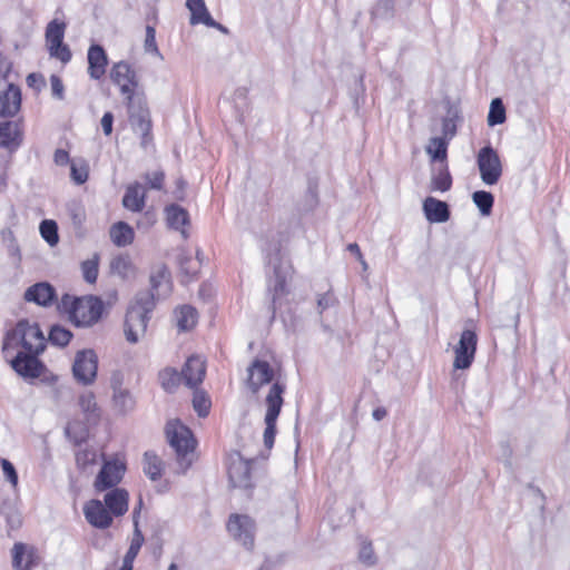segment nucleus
<instances>
[{
    "label": "nucleus",
    "mask_w": 570,
    "mask_h": 570,
    "mask_svg": "<svg viewBox=\"0 0 570 570\" xmlns=\"http://www.w3.org/2000/svg\"><path fill=\"white\" fill-rule=\"evenodd\" d=\"M425 150L432 160L444 161L448 155V140L442 137H433L429 140Z\"/></svg>",
    "instance_id": "72a5a7b5"
},
{
    "label": "nucleus",
    "mask_w": 570,
    "mask_h": 570,
    "mask_svg": "<svg viewBox=\"0 0 570 570\" xmlns=\"http://www.w3.org/2000/svg\"><path fill=\"white\" fill-rule=\"evenodd\" d=\"M452 178L446 169H441L438 174L433 175L430 183L432 191H446L451 188Z\"/></svg>",
    "instance_id": "4c0bfd02"
},
{
    "label": "nucleus",
    "mask_w": 570,
    "mask_h": 570,
    "mask_svg": "<svg viewBox=\"0 0 570 570\" xmlns=\"http://www.w3.org/2000/svg\"><path fill=\"white\" fill-rule=\"evenodd\" d=\"M6 184V177L2 173V170L0 169V189L4 186Z\"/></svg>",
    "instance_id": "0e129e2a"
},
{
    "label": "nucleus",
    "mask_w": 570,
    "mask_h": 570,
    "mask_svg": "<svg viewBox=\"0 0 570 570\" xmlns=\"http://www.w3.org/2000/svg\"><path fill=\"white\" fill-rule=\"evenodd\" d=\"M456 118L458 115L453 114L452 116L445 117L442 122V132L445 140L451 139L456 132Z\"/></svg>",
    "instance_id": "09e8293b"
},
{
    "label": "nucleus",
    "mask_w": 570,
    "mask_h": 570,
    "mask_svg": "<svg viewBox=\"0 0 570 570\" xmlns=\"http://www.w3.org/2000/svg\"><path fill=\"white\" fill-rule=\"evenodd\" d=\"M128 492L124 489H115L105 495V504L110 514L122 515L128 510Z\"/></svg>",
    "instance_id": "c85d7f7f"
},
{
    "label": "nucleus",
    "mask_w": 570,
    "mask_h": 570,
    "mask_svg": "<svg viewBox=\"0 0 570 570\" xmlns=\"http://www.w3.org/2000/svg\"><path fill=\"white\" fill-rule=\"evenodd\" d=\"M393 8V0H380L375 8V13L383 16L389 13L390 10Z\"/></svg>",
    "instance_id": "6e6d98bb"
},
{
    "label": "nucleus",
    "mask_w": 570,
    "mask_h": 570,
    "mask_svg": "<svg viewBox=\"0 0 570 570\" xmlns=\"http://www.w3.org/2000/svg\"><path fill=\"white\" fill-rule=\"evenodd\" d=\"M423 212L431 223H444L450 218V212L446 203L434 197H428L423 202Z\"/></svg>",
    "instance_id": "a878e982"
},
{
    "label": "nucleus",
    "mask_w": 570,
    "mask_h": 570,
    "mask_svg": "<svg viewBox=\"0 0 570 570\" xmlns=\"http://www.w3.org/2000/svg\"><path fill=\"white\" fill-rule=\"evenodd\" d=\"M109 236L116 246L125 247L132 244L135 239V232L127 223L118 222L111 225Z\"/></svg>",
    "instance_id": "c756f323"
},
{
    "label": "nucleus",
    "mask_w": 570,
    "mask_h": 570,
    "mask_svg": "<svg viewBox=\"0 0 570 570\" xmlns=\"http://www.w3.org/2000/svg\"><path fill=\"white\" fill-rule=\"evenodd\" d=\"M70 176L76 184H83L88 179L89 167L86 160L75 159L70 163Z\"/></svg>",
    "instance_id": "58836bf2"
},
{
    "label": "nucleus",
    "mask_w": 570,
    "mask_h": 570,
    "mask_svg": "<svg viewBox=\"0 0 570 570\" xmlns=\"http://www.w3.org/2000/svg\"><path fill=\"white\" fill-rule=\"evenodd\" d=\"M144 471L153 480H158L164 471L163 461L154 453H145Z\"/></svg>",
    "instance_id": "f704fd0d"
},
{
    "label": "nucleus",
    "mask_w": 570,
    "mask_h": 570,
    "mask_svg": "<svg viewBox=\"0 0 570 570\" xmlns=\"http://www.w3.org/2000/svg\"><path fill=\"white\" fill-rule=\"evenodd\" d=\"M110 274L119 277L122 281L135 279L138 274V268L132 258L127 254H119L110 259L109 263Z\"/></svg>",
    "instance_id": "6ab92c4d"
},
{
    "label": "nucleus",
    "mask_w": 570,
    "mask_h": 570,
    "mask_svg": "<svg viewBox=\"0 0 570 570\" xmlns=\"http://www.w3.org/2000/svg\"><path fill=\"white\" fill-rule=\"evenodd\" d=\"M114 116L111 112H106L101 118V127L106 136L112 132Z\"/></svg>",
    "instance_id": "5fc2aeb1"
},
{
    "label": "nucleus",
    "mask_w": 570,
    "mask_h": 570,
    "mask_svg": "<svg viewBox=\"0 0 570 570\" xmlns=\"http://www.w3.org/2000/svg\"><path fill=\"white\" fill-rule=\"evenodd\" d=\"M77 404L88 422H97L101 410L92 391H83L78 395Z\"/></svg>",
    "instance_id": "cd10ccee"
},
{
    "label": "nucleus",
    "mask_w": 570,
    "mask_h": 570,
    "mask_svg": "<svg viewBox=\"0 0 570 570\" xmlns=\"http://www.w3.org/2000/svg\"><path fill=\"white\" fill-rule=\"evenodd\" d=\"M478 344V335L472 330H464L460 340L454 346L453 367L455 370H468L473 363Z\"/></svg>",
    "instance_id": "6e6552de"
},
{
    "label": "nucleus",
    "mask_w": 570,
    "mask_h": 570,
    "mask_svg": "<svg viewBox=\"0 0 570 570\" xmlns=\"http://www.w3.org/2000/svg\"><path fill=\"white\" fill-rule=\"evenodd\" d=\"M137 514H138V509H135V511H134L135 532H134V535H132V539L130 542V547L124 558V561L129 564H132L135 558L137 557L142 543H144V537L138 529Z\"/></svg>",
    "instance_id": "473e14b6"
},
{
    "label": "nucleus",
    "mask_w": 570,
    "mask_h": 570,
    "mask_svg": "<svg viewBox=\"0 0 570 570\" xmlns=\"http://www.w3.org/2000/svg\"><path fill=\"white\" fill-rule=\"evenodd\" d=\"M250 475L252 468L248 461H245L238 454L230 458L228 464V478L234 487H249Z\"/></svg>",
    "instance_id": "f3484780"
},
{
    "label": "nucleus",
    "mask_w": 570,
    "mask_h": 570,
    "mask_svg": "<svg viewBox=\"0 0 570 570\" xmlns=\"http://www.w3.org/2000/svg\"><path fill=\"white\" fill-rule=\"evenodd\" d=\"M18 347L30 354H40L45 350L46 338L38 324L23 320L7 333L3 342L6 357Z\"/></svg>",
    "instance_id": "7ed1b4c3"
},
{
    "label": "nucleus",
    "mask_w": 570,
    "mask_h": 570,
    "mask_svg": "<svg viewBox=\"0 0 570 570\" xmlns=\"http://www.w3.org/2000/svg\"><path fill=\"white\" fill-rule=\"evenodd\" d=\"M99 256L95 254L81 264L82 275L86 282L94 284L98 277Z\"/></svg>",
    "instance_id": "79ce46f5"
},
{
    "label": "nucleus",
    "mask_w": 570,
    "mask_h": 570,
    "mask_svg": "<svg viewBox=\"0 0 570 570\" xmlns=\"http://www.w3.org/2000/svg\"><path fill=\"white\" fill-rule=\"evenodd\" d=\"M71 337V332L61 326H53L49 334L50 342L58 346H66Z\"/></svg>",
    "instance_id": "c03bdc74"
},
{
    "label": "nucleus",
    "mask_w": 570,
    "mask_h": 570,
    "mask_svg": "<svg viewBox=\"0 0 570 570\" xmlns=\"http://www.w3.org/2000/svg\"><path fill=\"white\" fill-rule=\"evenodd\" d=\"M125 471L126 464L120 459L105 461L94 482L95 489L105 491L117 485L122 480Z\"/></svg>",
    "instance_id": "1a4fd4ad"
},
{
    "label": "nucleus",
    "mask_w": 570,
    "mask_h": 570,
    "mask_svg": "<svg viewBox=\"0 0 570 570\" xmlns=\"http://www.w3.org/2000/svg\"><path fill=\"white\" fill-rule=\"evenodd\" d=\"M164 180V174L160 171L154 173L153 177L149 178V184L151 188L159 189L161 188Z\"/></svg>",
    "instance_id": "13d9d810"
},
{
    "label": "nucleus",
    "mask_w": 570,
    "mask_h": 570,
    "mask_svg": "<svg viewBox=\"0 0 570 570\" xmlns=\"http://www.w3.org/2000/svg\"><path fill=\"white\" fill-rule=\"evenodd\" d=\"M347 249L356 255L357 261H362V253L356 243H352L347 246Z\"/></svg>",
    "instance_id": "680f3d73"
},
{
    "label": "nucleus",
    "mask_w": 570,
    "mask_h": 570,
    "mask_svg": "<svg viewBox=\"0 0 570 570\" xmlns=\"http://www.w3.org/2000/svg\"><path fill=\"white\" fill-rule=\"evenodd\" d=\"M73 380L83 386L92 385L98 374V356L94 350L78 351L71 366Z\"/></svg>",
    "instance_id": "423d86ee"
},
{
    "label": "nucleus",
    "mask_w": 570,
    "mask_h": 570,
    "mask_svg": "<svg viewBox=\"0 0 570 570\" xmlns=\"http://www.w3.org/2000/svg\"><path fill=\"white\" fill-rule=\"evenodd\" d=\"M247 372V387L252 393L256 394L263 386L269 385L264 399L266 407L264 444L266 448L272 449L276 434V420L284 403L285 385L278 380L281 371L266 361L255 360Z\"/></svg>",
    "instance_id": "f257e3e1"
},
{
    "label": "nucleus",
    "mask_w": 570,
    "mask_h": 570,
    "mask_svg": "<svg viewBox=\"0 0 570 570\" xmlns=\"http://www.w3.org/2000/svg\"><path fill=\"white\" fill-rule=\"evenodd\" d=\"M145 196L146 193L141 185H130L122 198V205L131 212H140L145 206Z\"/></svg>",
    "instance_id": "7c9ffc66"
},
{
    "label": "nucleus",
    "mask_w": 570,
    "mask_h": 570,
    "mask_svg": "<svg viewBox=\"0 0 570 570\" xmlns=\"http://www.w3.org/2000/svg\"><path fill=\"white\" fill-rule=\"evenodd\" d=\"M21 105L20 89L0 77V116H13Z\"/></svg>",
    "instance_id": "2eb2a0df"
},
{
    "label": "nucleus",
    "mask_w": 570,
    "mask_h": 570,
    "mask_svg": "<svg viewBox=\"0 0 570 570\" xmlns=\"http://www.w3.org/2000/svg\"><path fill=\"white\" fill-rule=\"evenodd\" d=\"M108 60L100 46H91L88 51V72L92 79H100L105 72Z\"/></svg>",
    "instance_id": "b1692460"
},
{
    "label": "nucleus",
    "mask_w": 570,
    "mask_h": 570,
    "mask_svg": "<svg viewBox=\"0 0 570 570\" xmlns=\"http://www.w3.org/2000/svg\"><path fill=\"white\" fill-rule=\"evenodd\" d=\"M53 159H55V163L59 166H65V165L71 163L69 159V154L63 149L56 150Z\"/></svg>",
    "instance_id": "4d7b16f0"
},
{
    "label": "nucleus",
    "mask_w": 570,
    "mask_h": 570,
    "mask_svg": "<svg viewBox=\"0 0 570 570\" xmlns=\"http://www.w3.org/2000/svg\"><path fill=\"white\" fill-rule=\"evenodd\" d=\"M193 406L199 416H206L210 409V401L204 392H195Z\"/></svg>",
    "instance_id": "49530a36"
},
{
    "label": "nucleus",
    "mask_w": 570,
    "mask_h": 570,
    "mask_svg": "<svg viewBox=\"0 0 570 570\" xmlns=\"http://www.w3.org/2000/svg\"><path fill=\"white\" fill-rule=\"evenodd\" d=\"M55 288L49 283H37L30 286L26 293L24 298L28 302H35L38 305L48 306L55 299Z\"/></svg>",
    "instance_id": "5701e85b"
},
{
    "label": "nucleus",
    "mask_w": 570,
    "mask_h": 570,
    "mask_svg": "<svg viewBox=\"0 0 570 570\" xmlns=\"http://www.w3.org/2000/svg\"><path fill=\"white\" fill-rule=\"evenodd\" d=\"M154 307L153 294H137L127 312L125 321V335L129 343L136 344L145 336L149 320L148 314Z\"/></svg>",
    "instance_id": "20e7f679"
},
{
    "label": "nucleus",
    "mask_w": 570,
    "mask_h": 570,
    "mask_svg": "<svg viewBox=\"0 0 570 570\" xmlns=\"http://www.w3.org/2000/svg\"><path fill=\"white\" fill-rule=\"evenodd\" d=\"M197 311L189 305L181 306L176 311V323L180 331L191 330L197 324Z\"/></svg>",
    "instance_id": "2f4dec72"
},
{
    "label": "nucleus",
    "mask_w": 570,
    "mask_h": 570,
    "mask_svg": "<svg viewBox=\"0 0 570 570\" xmlns=\"http://www.w3.org/2000/svg\"><path fill=\"white\" fill-rule=\"evenodd\" d=\"M22 140V132L17 122L6 121L0 124V146L14 149ZM0 169L4 174L3 167L0 165Z\"/></svg>",
    "instance_id": "393cba45"
},
{
    "label": "nucleus",
    "mask_w": 570,
    "mask_h": 570,
    "mask_svg": "<svg viewBox=\"0 0 570 570\" xmlns=\"http://www.w3.org/2000/svg\"><path fill=\"white\" fill-rule=\"evenodd\" d=\"M58 308L68 314L76 326L88 327L100 320L102 302L95 296L75 297L66 294L61 297Z\"/></svg>",
    "instance_id": "f03ea898"
},
{
    "label": "nucleus",
    "mask_w": 570,
    "mask_h": 570,
    "mask_svg": "<svg viewBox=\"0 0 570 570\" xmlns=\"http://www.w3.org/2000/svg\"><path fill=\"white\" fill-rule=\"evenodd\" d=\"M112 397L111 404L119 414H126L135 407V399L130 391L122 386L120 375H114L111 379Z\"/></svg>",
    "instance_id": "4468645a"
},
{
    "label": "nucleus",
    "mask_w": 570,
    "mask_h": 570,
    "mask_svg": "<svg viewBox=\"0 0 570 570\" xmlns=\"http://www.w3.org/2000/svg\"><path fill=\"white\" fill-rule=\"evenodd\" d=\"M65 31H66L65 21L56 18L51 22H49V24L47 26L45 36H63Z\"/></svg>",
    "instance_id": "3c124183"
},
{
    "label": "nucleus",
    "mask_w": 570,
    "mask_h": 570,
    "mask_svg": "<svg viewBox=\"0 0 570 570\" xmlns=\"http://www.w3.org/2000/svg\"><path fill=\"white\" fill-rule=\"evenodd\" d=\"M13 566L18 570H28L38 562V554L33 547L16 543L13 549Z\"/></svg>",
    "instance_id": "4be33fe9"
},
{
    "label": "nucleus",
    "mask_w": 570,
    "mask_h": 570,
    "mask_svg": "<svg viewBox=\"0 0 570 570\" xmlns=\"http://www.w3.org/2000/svg\"><path fill=\"white\" fill-rule=\"evenodd\" d=\"M27 85L35 89L36 91H40L45 85H46V81H45V78L42 77V75L40 73H30L28 77H27Z\"/></svg>",
    "instance_id": "864d4df0"
},
{
    "label": "nucleus",
    "mask_w": 570,
    "mask_h": 570,
    "mask_svg": "<svg viewBox=\"0 0 570 570\" xmlns=\"http://www.w3.org/2000/svg\"><path fill=\"white\" fill-rule=\"evenodd\" d=\"M129 121L131 128L144 138V144L148 140L151 120L149 110L144 106L131 107Z\"/></svg>",
    "instance_id": "aec40b11"
},
{
    "label": "nucleus",
    "mask_w": 570,
    "mask_h": 570,
    "mask_svg": "<svg viewBox=\"0 0 570 570\" xmlns=\"http://www.w3.org/2000/svg\"><path fill=\"white\" fill-rule=\"evenodd\" d=\"M332 303V298L330 295L324 294L318 297L317 299V306L320 308V312H323L325 308H327Z\"/></svg>",
    "instance_id": "bf43d9fd"
},
{
    "label": "nucleus",
    "mask_w": 570,
    "mask_h": 570,
    "mask_svg": "<svg viewBox=\"0 0 570 570\" xmlns=\"http://www.w3.org/2000/svg\"><path fill=\"white\" fill-rule=\"evenodd\" d=\"M167 439L175 449L177 460L185 471L195 458L196 441L191 431L179 421H170L166 428Z\"/></svg>",
    "instance_id": "39448f33"
},
{
    "label": "nucleus",
    "mask_w": 570,
    "mask_h": 570,
    "mask_svg": "<svg viewBox=\"0 0 570 570\" xmlns=\"http://www.w3.org/2000/svg\"><path fill=\"white\" fill-rule=\"evenodd\" d=\"M473 203L480 209L483 216L491 214L494 198L491 193L484 190L474 191L472 195Z\"/></svg>",
    "instance_id": "e433bc0d"
},
{
    "label": "nucleus",
    "mask_w": 570,
    "mask_h": 570,
    "mask_svg": "<svg viewBox=\"0 0 570 570\" xmlns=\"http://www.w3.org/2000/svg\"><path fill=\"white\" fill-rule=\"evenodd\" d=\"M0 463H1V468H2L4 478L9 481V483L12 485V488H17L18 474H17V471H16L14 466L12 465V463L10 461H8L7 459H1Z\"/></svg>",
    "instance_id": "8fccbe9b"
},
{
    "label": "nucleus",
    "mask_w": 570,
    "mask_h": 570,
    "mask_svg": "<svg viewBox=\"0 0 570 570\" xmlns=\"http://www.w3.org/2000/svg\"><path fill=\"white\" fill-rule=\"evenodd\" d=\"M110 78L120 88V91L130 99L138 86L136 72L131 67L122 61L115 63L110 70Z\"/></svg>",
    "instance_id": "f8f14e48"
},
{
    "label": "nucleus",
    "mask_w": 570,
    "mask_h": 570,
    "mask_svg": "<svg viewBox=\"0 0 570 570\" xmlns=\"http://www.w3.org/2000/svg\"><path fill=\"white\" fill-rule=\"evenodd\" d=\"M38 354L18 351L10 360L12 368L26 379L39 377L43 372V365L37 358Z\"/></svg>",
    "instance_id": "9b49d317"
},
{
    "label": "nucleus",
    "mask_w": 570,
    "mask_h": 570,
    "mask_svg": "<svg viewBox=\"0 0 570 570\" xmlns=\"http://www.w3.org/2000/svg\"><path fill=\"white\" fill-rule=\"evenodd\" d=\"M2 243L6 245L9 254L17 261H20V248L11 229L7 228L1 232Z\"/></svg>",
    "instance_id": "37998d69"
},
{
    "label": "nucleus",
    "mask_w": 570,
    "mask_h": 570,
    "mask_svg": "<svg viewBox=\"0 0 570 570\" xmlns=\"http://www.w3.org/2000/svg\"><path fill=\"white\" fill-rule=\"evenodd\" d=\"M476 165L480 177L485 185L492 186L500 180L503 171L502 163L499 154L491 146H485L479 150Z\"/></svg>",
    "instance_id": "0eeeda50"
},
{
    "label": "nucleus",
    "mask_w": 570,
    "mask_h": 570,
    "mask_svg": "<svg viewBox=\"0 0 570 570\" xmlns=\"http://www.w3.org/2000/svg\"><path fill=\"white\" fill-rule=\"evenodd\" d=\"M358 561L366 567H373L377 562V557L374 552L372 542L362 540L358 550Z\"/></svg>",
    "instance_id": "a19ab883"
},
{
    "label": "nucleus",
    "mask_w": 570,
    "mask_h": 570,
    "mask_svg": "<svg viewBox=\"0 0 570 570\" xmlns=\"http://www.w3.org/2000/svg\"><path fill=\"white\" fill-rule=\"evenodd\" d=\"M206 374L205 361L199 356H191L187 360L183 370V375L186 384L194 387L200 384Z\"/></svg>",
    "instance_id": "412c9836"
},
{
    "label": "nucleus",
    "mask_w": 570,
    "mask_h": 570,
    "mask_svg": "<svg viewBox=\"0 0 570 570\" xmlns=\"http://www.w3.org/2000/svg\"><path fill=\"white\" fill-rule=\"evenodd\" d=\"M47 47L51 57L59 59L61 62L70 60L71 52L68 46L62 42V38H48Z\"/></svg>",
    "instance_id": "c9c22d12"
},
{
    "label": "nucleus",
    "mask_w": 570,
    "mask_h": 570,
    "mask_svg": "<svg viewBox=\"0 0 570 570\" xmlns=\"http://www.w3.org/2000/svg\"><path fill=\"white\" fill-rule=\"evenodd\" d=\"M120 570H132V564L126 563V562L124 561L122 567H121V569H120Z\"/></svg>",
    "instance_id": "69168bd1"
},
{
    "label": "nucleus",
    "mask_w": 570,
    "mask_h": 570,
    "mask_svg": "<svg viewBox=\"0 0 570 570\" xmlns=\"http://www.w3.org/2000/svg\"><path fill=\"white\" fill-rule=\"evenodd\" d=\"M50 85H51L52 96L56 97L57 99H63L65 87H63L61 79L58 76L52 75L50 77Z\"/></svg>",
    "instance_id": "603ef678"
},
{
    "label": "nucleus",
    "mask_w": 570,
    "mask_h": 570,
    "mask_svg": "<svg viewBox=\"0 0 570 570\" xmlns=\"http://www.w3.org/2000/svg\"><path fill=\"white\" fill-rule=\"evenodd\" d=\"M145 49L147 52L159 55L155 38L145 39Z\"/></svg>",
    "instance_id": "052dcab7"
},
{
    "label": "nucleus",
    "mask_w": 570,
    "mask_h": 570,
    "mask_svg": "<svg viewBox=\"0 0 570 570\" xmlns=\"http://www.w3.org/2000/svg\"><path fill=\"white\" fill-rule=\"evenodd\" d=\"M358 262L361 263L363 271H366V269L368 268V265H367V263L364 261V258H363V257H362V261H358Z\"/></svg>",
    "instance_id": "338daca9"
},
{
    "label": "nucleus",
    "mask_w": 570,
    "mask_h": 570,
    "mask_svg": "<svg viewBox=\"0 0 570 570\" xmlns=\"http://www.w3.org/2000/svg\"><path fill=\"white\" fill-rule=\"evenodd\" d=\"M505 121V109L501 99L495 98L492 100L490 111L488 115L489 126H495Z\"/></svg>",
    "instance_id": "ea45409f"
},
{
    "label": "nucleus",
    "mask_w": 570,
    "mask_h": 570,
    "mask_svg": "<svg viewBox=\"0 0 570 570\" xmlns=\"http://www.w3.org/2000/svg\"><path fill=\"white\" fill-rule=\"evenodd\" d=\"M167 570H177V566L175 563H171Z\"/></svg>",
    "instance_id": "774afa93"
},
{
    "label": "nucleus",
    "mask_w": 570,
    "mask_h": 570,
    "mask_svg": "<svg viewBox=\"0 0 570 570\" xmlns=\"http://www.w3.org/2000/svg\"><path fill=\"white\" fill-rule=\"evenodd\" d=\"M228 532L244 547L250 549L254 544L255 525L247 515H232L227 524Z\"/></svg>",
    "instance_id": "9d476101"
},
{
    "label": "nucleus",
    "mask_w": 570,
    "mask_h": 570,
    "mask_svg": "<svg viewBox=\"0 0 570 570\" xmlns=\"http://www.w3.org/2000/svg\"><path fill=\"white\" fill-rule=\"evenodd\" d=\"M150 292L154 295V304L156 301L166 298L171 293L170 273L165 265H158L151 271L150 277Z\"/></svg>",
    "instance_id": "ddd939ff"
},
{
    "label": "nucleus",
    "mask_w": 570,
    "mask_h": 570,
    "mask_svg": "<svg viewBox=\"0 0 570 570\" xmlns=\"http://www.w3.org/2000/svg\"><path fill=\"white\" fill-rule=\"evenodd\" d=\"M386 416V410L383 407H377L373 411V417L376 421H381Z\"/></svg>",
    "instance_id": "e2e57ef3"
},
{
    "label": "nucleus",
    "mask_w": 570,
    "mask_h": 570,
    "mask_svg": "<svg viewBox=\"0 0 570 570\" xmlns=\"http://www.w3.org/2000/svg\"><path fill=\"white\" fill-rule=\"evenodd\" d=\"M57 224L53 220H43L40 225L41 236L52 246L58 243Z\"/></svg>",
    "instance_id": "a18cd8bd"
},
{
    "label": "nucleus",
    "mask_w": 570,
    "mask_h": 570,
    "mask_svg": "<svg viewBox=\"0 0 570 570\" xmlns=\"http://www.w3.org/2000/svg\"><path fill=\"white\" fill-rule=\"evenodd\" d=\"M165 214L168 226L179 230L184 238H187L188 233L185 227L189 225L188 212L178 205H170L166 207Z\"/></svg>",
    "instance_id": "bb28decb"
},
{
    "label": "nucleus",
    "mask_w": 570,
    "mask_h": 570,
    "mask_svg": "<svg viewBox=\"0 0 570 570\" xmlns=\"http://www.w3.org/2000/svg\"><path fill=\"white\" fill-rule=\"evenodd\" d=\"M86 520L95 528L106 529L111 525L112 517L100 500H90L83 507Z\"/></svg>",
    "instance_id": "dca6fc26"
},
{
    "label": "nucleus",
    "mask_w": 570,
    "mask_h": 570,
    "mask_svg": "<svg viewBox=\"0 0 570 570\" xmlns=\"http://www.w3.org/2000/svg\"><path fill=\"white\" fill-rule=\"evenodd\" d=\"M186 7L190 12L191 24L203 23L205 26L215 27L222 33L228 32L225 27L214 21L206 8L204 0H187Z\"/></svg>",
    "instance_id": "a211bd4d"
},
{
    "label": "nucleus",
    "mask_w": 570,
    "mask_h": 570,
    "mask_svg": "<svg viewBox=\"0 0 570 570\" xmlns=\"http://www.w3.org/2000/svg\"><path fill=\"white\" fill-rule=\"evenodd\" d=\"M97 456L98 454L95 450L82 449L76 454V461L80 468L86 469L97 462Z\"/></svg>",
    "instance_id": "de8ad7c7"
}]
</instances>
